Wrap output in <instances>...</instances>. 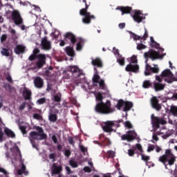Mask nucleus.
I'll return each instance as SVG.
<instances>
[{
    "instance_id": "f257e3e1",
    "label": "nucleus",
    "mask_w": 177,
    "mask_h": 177,
    "mask_svg": "<svg viewBox=\"0 0 177 177\" xmlns=\"http://www.w3.org/2000/svg\"><path fill=\"white\" fill-rule=\"evenodd\" d=\"M167 55L166 53H164L162 55H160V53L153 50L150 49L148 52H145L144 53V57L146 59L145 60V75H151V73L153 74H158L160 72V68H158V65H154V67H151L147 62H149V59H151V60H157V59H163L164 56Z\"/></svg>"
},
{
    "instance_id": "f03ea898",
    "label": "nucleus",
    "mask_w": 177,
    "mask_h": 177,
    "mask_svg": "<svg viewBox=\"0 0 177 177\" xmlns=\"http://www.w3.org/2000/svg\"><path fill=\"white\" fill-rule=\"evenodd\" d=\"M94 111L97 114H113L115 109L114 108H111V102L110 100H106V103L104 102H97L95 107Z\"/></svg>"
},
{
    "instance_id": "7ed1b4c3",
    "label": "nucleus",
    "mask_w": 177,
    "mask_h": 177,
    "mask_svg": "<svg viewBox=\"0 0 177 177\" xmlns=\"http://www.w3.org/2000/svg\"><path fill=\"white\" fill-rule=\"evenodd\" d=\"M37 131H31L29 135V140L30 141L32 147L37 149V146L35 145V140H44V139H46L48 136L46 133H44V129L42 127L39 126L36 127Z\"/></svg>"
},
{
    "instance_id": "20e7f679",
    "label": "nucleus",
    "mask_w": 177,
    "mask_h": 177,
    "mask_svg": "<svg viewBox=\"0 0 177 177\" xmlns=\"http://www.w3.org/2000/svg\"><path fill=\"white\" fill-rule=\"evenodd\" d=\"M123 120H108L104 123V126L102 127V130L104 132L106 133H111V132H117V128H120L121 125V122H122ZM113 127H115L116 129H113Z\"/></svg>"
},
{
    "instance_id": "39448f33",
    "label": "nucleus",
    "mask_w": 177,
    "mask_h": 177,
    "mask_svg": "<svg viewBox=\"0 0 177 177\" xmlns=\"http://www.w3.org/2000/svg\"><path fill=\"white\" fill-rule=\"evenodd\" d=\"M82 2L85 3V8H82L80 10V16L84 17L82 18V23H84V24H91V20H95V15H91L90 12H88V9H89V5L86 3V0H82Z\"/></svg>"
},
{
    "instance_id": "423d86ee",
    "label": "nucleus",
    "mask_w": 177,
    "mask_h": 177,
    "mask_svg": "<svg viewBox=\"0 0 177 177\" xmlns=\"http://www.w3.org/2000/svg\"><path fill=\"white\" fill-rule=\"evenodd\" d=\"M68 70L71 71V73H73V74H75L77 73V77H82V79L77 80L76 81V84H84L85 82V75L82 73V71L78 68L77 66H68Z\"/></svg>"
},
{
    "instance_id": "0eeeda50",
    "label": "nucleus",
    "mask_w": 177,
    "mask_h": 177,
    "mask_svg": "<svg viewBox=\"0 0 177 177\" xmlns=\"http://www.w3.org/2000/svg\"><path fill=\"white\" fill-rule=\"evenodd\" d=\"M151 120L152 127L153 128H156V129H158V128H160V125H165V124H167V120L155 116L154 114H151Z\"/></svg>"
},
{
    "instance_id": "6e6552de",
    "label": "nucleus",
    "mask_w": 177,
    "mask_h": 177,
    "mask_svg": "<svg viewBox=\"0 0 177 177\" xmlns=\"http://www.w3.org/2000/svg\"><path fill=\"white\" fill-rule=\"evenodd\" d=\"M138 133L133 130H129L126 134L121 136L122 140H127L128 142H133L136 140Z\"/></svg>"
},
{
    "instance_id": "1a4fd4ad",
    "label": "nucleus",
    "mask_w": 177,
    "mask_h": 177,
    "mask_svg": "<svg viewBox=\"0 0 177 177\" xmlns=\"http://www.w3.org/2000/svg\"><path fill=\"white\" fill-rule=\"evenodd\" d=\"M161 78H165V82L167 84H172L174 80V74L170 69H165L160 74ZM168 78V79H167Z\"/></svg>"
},
{
    "instance_id": "9d476101",
    "label": "nucleus",
    "mask_w": 177,
    "mask_h": 177,
    "mask_svg": "<svg viewBox=\"0 0 177 177\" xmlns=\"http://www.w3.org/2000/svg\"><path fill=\"white\" fill-rule=\"evenodd\" d=\"M36 60V68H42V67H44V66L46 64V55H45V54H38Z\"/></svg>"
},
{
    "instance_id": "9b49d317",
    "label": "nucleus",
    "mask_w": 177,
    "mask_h": 177,
    "mask_svg": "<svg viewBox=\"0 0 177 177\" xmlns=\"http://www.w3.org/2000/svg\"><path fill=\"white\" fill-rule=\"evenodd\" d=\"M12 19L16 26L23 24V18L21 17V15H20V12H19V10H14L12 11Z\"/></svg>"
},
{
    "instance_id": "f8f14e48",
    "label": "nucleus",
    "mask_w": 177,
    "mask_h": 177,
    "mask_svg": "<svg viewBox=\"0 0 177 177\" xmlns=\"http://www.w3.org/2000/svg\"><path fill=\"white\" fill-rule=\"evenodd\" d=\"M175 155L172 153V150L171 149H166L165 154L161 156L158 160L162 164H165V162H168V160H169V158L173 157Z\"/></svg>"
},
{
    "instance_id": "ddd939ff",
    "label": "nucleus",
    "mask_w": 177,
    "mask_h": 177,
    "mask_svg": "<svg viewBox=\"0 0 177 177\" xmlns=\"http://www.w3.org/2000/svg\"><path fill=\"white\" fill-rule=\"evenodd\" d=\"M133 19L136 23H142L146 17L143 16L141 10H135L134 14L132 15Z\"/></svg>"
},
{
    "instance_id": "4468645a",
    "label": "nucleus",
    "mask_w": 177,
    "mask_h": 177,
    "mask_svg": "<svg viewBox=\"0 0 177 177\" xmlns=\"http://www.w3.org/2000/svg\"><path fill=\"white\" fill-rule=\"evenodd\" d=\"M41 48L44 50H50L52 49V43L48 40L47 37H44L41 39Z\"/></svg>"
},
{
    "instance_id": "2eb2a0df",
    "label": "nucleus",
    "mask_w": 177,
    "mask_h": 177,
    "mask_svg": "<svg viewBox=\"0 0 177 177\" xmlns=\"http://www.w3.org/2000/svg\"><path fill=\"white\" fill-rule=\"evenodd\" d=\"M64 37L65 41H71V44H72V45H75L77 43V37H75V35L73 34L71 32H66Z\"/></svg>"
},
{
    "instance_id": "dca6fc26",
    "label": "nucleus",
    "mask_w": 177,
    "mask_h": 177,
    "mask_svg": "<svg viewBox=\"0 0 177 177\" xmlns=\"http://www.w3.org/2000/svg\"><path fill=\"white\" fill-rule=\"evenodd\" d=\"M130 34H131V37H133L134 41H138V40L139 41L140 39H143V41H146V39H147L149 37V32L147 31V28H145V33L142 37H140L132 32H131Z\"/></svg>"
},
{
    "instance_id": "f3484780",
    "label": "nucleus",
    "mask_w": 177,
    "mask_h": 177,
    "mask_svg": "<svg viewBox=\"0 0 177 177\" xmlns=\"http://www.w3.org/2000/svg\"><path fill=\"white\" fill-rule=\"evenodd\" d=\"M125 70L127 73H139V65L129 64L127 65Z\"/></svg>"
},
{
    "instance_id": "a211bd4d",
    "label": "nucleus",
    "mask_w": 177,
    "mask_h": 177,
    "mask_svg": "<svg viewBox=\"0 0 177 177\" xmlns=\"http://www.w3.org/2000/svg\"><path fill=\"white\" fill-rule=\"evenodd\" d=\"M151 104L152 108L156 110V111H160V110H161V104L159 103V100L157 97H153L151 99Z\"/></svg>"
},
{
    "instance_id": "6ab92c4d",
    "label": "nucleus",
    "mask_w": 177,
    "mask_h": 177,
    "mask_svg": "<svg viewBox=\"0 0 177 177\" xmlns=\"http://www.w3.org/2000/svg\"><path fill=\"white\" fill-rule=\"evenodd\" d=\"M34 85L37 89H42L44 88V79L39 76H37L34 80Z\"/></svg>"
},
{
    "instance_id": "aec40b11",
    "label": "nucleus",
    "mask_w": 177,
    "mask_h": 177,
    "mask_svg": "<svg viewBox=\"0 0 177 177\" xmlns=\"http://www.w3.org/2000/svg\"><path fill=\"white\" fill-rule=\"evenodd\" d=\"M140 156H141V160H142V161H145L147 167H149V168H151V167H154V163H153V162L149 161L150 160V156H146L143 153H140Z\"/></svg>"
},
{
    "instance_id": "412c9836",
    "label": "nucleus",
    "mask_w": 177,
    "mask_h": 177,
    "mask_svg": "<svg viewBox=\"0 0 177 177\" xmlns=\"http://www.w3.org/2000/svg\"><path fill=\"white\" fill-rule=\"evenodd\" d=\"M116 10H120V12H122V15H127L132 12V7L118 6L116 8Z\"/></svg>"
},
{
    "instance_id": "4be33fe9",
    "label": "nucleus",
    "mask_w": 177,
    "mask_h": 177,
    "mask_svg": "<svg viewBox=\"0 0 177 177\" xmlns=\"http://www.w3.org/2000/svg\"><path fill=\"white\" fill-rule=\"evenodd\" d=\"M62 170V166H57L55 163H53L51 168V174L52 175H59Z\"/></svg>"
},
{
    "instance_id": "5701e85b",
    "label": "nucleus",
    "mask_w": 177,
    "mask_h": 177,
    "mask_svg": "<svg viewBox=\"0 0 177 177\" xmlns=\"http://www.w3.org/2000/svg\"><path fill=\"white\" fill-rule=\"evenodd\" d=\"M14 52L16 53V55H21L26 52V46L21 44H18L15 48Z\"/></svg>"
},
{
    "instance_id": "b1692460",
    "label": "nucleus",
    "mask_w": 177,
    "mask_h": 177,
    "mask_svg": "<svg viewBox=\"0 0 177 177\" xmlns=\"http://www.w3.org/2000/svg\"><path fill=\"white\" fill-rule=\"evenodd\" d=\"M165 88V84H162L159 82L153 83V89H155L156 92H160V91H164Z\"/></svg>"
},
{
    "instance_id": "393cba45",
    "label": "nucleus",
    "mask_w": 177,
    "mask_h": 177,
    "mask_svg": "<svg viewBox=\"0 0 177 177\" xmlns=\"http://www.w3.org/2000/svg\"><path fill=\"white\" fill-rule=\"evenodd\" d=\"M91 64L94 66L99 67L100 68L103 67V62H102V59H100V58L93 59Z\"/></svg>"
},
{
    "instance_id": "a878e982",
    "label": "nucleus",
    "mask_w": 177,
    "mask_h": 177,
    "mask_svg": "<svg viewBox=\"0 0 177 177\" xmlns=\"http://www.w3.org/2000/svg\"><path fill=\"white\" fill-rule=\"evenodd\" d=\"M65 52L68 56L71 57H74L75 56V51H74V48L71 46H66L65 48Z\"/></svg>"
},
{
    "instance_id": "bb28decb",
    "label": "nucleus",
    "mask_w": 177,
    "mask_h": 177,
    "mask_svg": "<svg viewBox=\"0 0 177 177\" xmlns=\"http://www.w3.org/2000/svg\"><path fill=\"white\" fill-rule=\"evenodd\" d=\"M22 95L25 100H30V99H31V95H32V93H31V90L25 88L22 92Z\"/></svg>"
},
{
    "instance_id": "cd10ccee",
    "label": "nucleus",
    "mask_w": 177,
    "mask_h": 177,
    "mask_svg": "<svg viewBox=\"0 0 177 177\" xmlns=\"http://www.w3.org/2000/svg\"><path fill=\"white\" fill-rule=\"evenodd\" d=\"M26 165H24V163L22 162L21 169L17 170L18 175H23V174H24L26 176L28 175V172L26 171Z\"/></svg>"
},
{
    "instance_id": "c85d7f7f",
    "label": "nucleus",
    "mask_w": 177,
    "mask_h": 177,
    "mask_svg": "<svg viewBox=\"0 0 177 177\" xmlns=\"http://www.w3.org/2000/svg\"><path fill=\"white\" fill-rule=\"evenodd\" d=\"M94 70L95 71V73L94 74L93 79H92L93 83V84H99V82H100L99 80H100V76L98 74L99 72H97V69L96 68H94Z\"/></svg>"
},
{
    "instance_id": "c756f323",
    "label": "nucleus",
    "mask_w": 177,
    "mask_h": 177,
    "mask_svg": "<svg viewBox=\"0 0 177 177\" xmlns=\"http://www.w3.org/2000/svg\"><path fill=\"white\" fill-rule=\"evenodd\" d=\"M133 107V103L129 101H125L124 106L123 107V111H129Z\"/></svg>"
},
{
    "instance_id": "7c9ffc66",
    "label": "nucleus",
    "mask_w": 177,
    "mask_h": 177,
    "mask_svg": "<svg viewBox=\"0 0 177 177\" xmlns=\"http://www.w3.org/2000/svg\"><path fill=\"white\" fill-rule=\"evenodd\" d=\"M48 120L50 122H56L57 121V115L50 112L48 115Z\"/></svg>"
},
{
    "instance_id": "2f4dec72",
    "label": "nucleus",
    "mask_w": 177,
    "mask_h": 177,
    "mask_svg": "<svg viewBox=\"0 0 177 177\" xmlns=\"http://www.w3.org/2000/svg\"><path fill=\"white\" fill-rule=\"evenodd\" d=\"M4 133H6V135L8 136V138H16V135L15 134V133L8 128H5Z\"/></svg>"
},
{
    "instance_id": "473e14b6",
    "label": "nucleus",
    "mask_w": 177,
    "mask_h": 177,
    "mask_svg": "<svg viewBox=\"0 0 177 177\" xmlns=\"http://www.w3.org/2000/svg\"><path fill=\"white\" fill-rule=\"evenodd\" d=\"M125 106V101H124V100L120 99L118 101V103L116 104V108L118 109V110H121V109H122V107H124Z\"/></svg>"
},
{
    "instance_id": "72a5a7b5",
    "label": "nucleus",
    "mask_w": 177,
    "mask_h": 177,
    "mask_svg": "<svg viewBox=\"0 0 177 177\" xmlns=\"http://www.w3.org/2000/svg\"><path fill=\"white\" fill-rule=\"evenodd\" d=\"M95 100L98 102V103H104L103 102V94L101 92H98L95 95Z\"/></svg>"
},
{
    "instance_id": "f704fd0d",
    "label": "nucleus",
    "mask_w": 177,
    "mask_h": 177,
    "mask_svg": "<svg viewBox=\"0 0 177 177\" xmlns=\"http://www.w3.org/2000/svg\"><path fill=\"white\" fill-rule=\"evenodd\" d=\"M98 84L100 89H102V91H107V86H106V83H104V80L103 79H101Z\"/></svg>"
},
{
    "instance_id": "c9c22d12",
    "label": "nucleus",
    "mask_w": 177,
    "mask_h": 177,
    "mask_svg": "<svg viewBox=\"0 0 177 177\" xmlns=\"http://www.w3.org/2000/svg\"><path fill=\"white\" fill-rule=\"evenodd\" d=\"M1 53L3 56H6V57H9L10 56V53L9 52V49L6 48H3Z\"/></svg>"
},
{
    "instance_id": "e433bc0d",
    "label": "nucleus",
    "mask_w": 177,
    "mask_h": 177,
    "mask_svg": "<svg viewBox=\"0 0 177 177\" xmlns=\"http://www.w3.org/2000/svg\"><path fill=\"white\" fill-rule=\"evenodd\" d=\"M170 113L174 117H177V106L172 105L170 107Z\"/></svg>"
},
{
    "instance_id": "4c0bfd02",
    "label": "nucleus",
    "mask_w": 177,
    "mask_h": 177,
    "mask_svg": "<svg viewBox=\"0 0 177 177\" xmlns=\"http://www.w3.org/2000/svg\"><path fill=\"white\" fill-rule=\"evenodd\" d=\"M151 48H155V49H160L161 52H164V48L160 47V44L154 41L152 44H150Z\"/></svg>"
},
{
    "instance_id": "58836bf2",
    "label": "nucleus",
    "mask_w": 177,
    "mask_h": 177,
    "mask_svg": "<svg viewBox=\"0 0 177 177\" xmlns=\"http://www.w3.org/2000/svg\"><path fill=\"white\" fill-rule=\"evenodd\" d=\"M175 161H176V157H175V156L169 158L167 160L169 165H174V164H175Z\"/></svg>"
},
{
    "instance_id": "ea45409f",
    "label": "nucleus",
    "mask_w": 177,
    "mask_h": 177,
    "mask_svg": "<svg viewBox=\"0 0 177 177\" xmlns=\"http://www.w3.org/2000/svg\"><path fill=\"white\" fill-rule=\"evenodd\" d=\"M117 62L120 66H125V58L124 57H118Z\"/></svg>"
},
{
    "instance_id": "a19ab883",
    "label": "nucleus",
    "mask_w": 177,
    "mask_h": 177,
    "mask_svg": "<svg viewBox=\"0 0 177 177\" xmlns=\"http://www.w3.org/2000/svg\"><path fill=\"white\" fill-rule=\"evenodd\" d=\"M82 42H84V40H80L77 43L76 50H82Z\"/></svg>"
},
{
    "instance_id": "79ce46f5",
    "label": "nucleus",
    "mask_w": 177,
    "mask_h": 177,
    "mask_svg": "<svg viewBox=\"0 0 177 177\" xmlns=\"http://www.w3.org/2000/svg\"><path fill=\"white\" fill-rule=\"evenodd\" d=\"M69 165H71V167L72 168H77L78 167V164L74 160H71L69 161Z\"/></svg>"
},
{
    "instance_id": "37998d69",
    "label": "nucleus",
    "mask_w": 177,
    "mask_h": 177,
    "mask_svg": "<svg viewBox=\"0 0 177 177\" xmlns=\"http://www.w3.org/2000/svg\"><path fill=\"white\" fill-rule=\"evenodd\" d=\"M143 88H150V86H151V83L150 82L149 80H145L143 82Z\"/></svg>"
},
{
    "instance_id": "c03bdc74",
    "label": "nucleus",
    "mask_w": 177,
    "mask_h": 177,
    "mask_svg": "<svg viewBox=\"0 0 177 177\" xmlns=\"http://www.w3.org/2000/svg\"><path fill=\"white\" fill-rule=\"evenodd\" d=\"M115 156V152L113 151H107V157H109V158H114Z\"/></svg>"
},
{
    "instance_id": "a18cd8bd",
    "label": "nucleus",
    "mask_w": 177,
    "mask_h": 177,
    "mask_svg": "<svg viewBox=\"0 0 177 177\" xmlns=\"http://www.w3.org/2000/svg\"><path fill=\"white\" fill-rule=\"evenodd\" d=\"M147 48V46H146V45L140 43V44H138L137 45V49L138 50H142V49H146Z\"/></svg>"
},
{
    "instance_id": "49530a36",
    "label": "nucleus",
    "mask_w": 177,
    "mask_h": 177,
    "mask_svg": "<svg viewBox=\"0 0 177 177\" xmlns=\"http://www.w3.org/2000/svg\"><path fill=\"white\" fill-rule=\"evenodd\" d=\"M113 53H114V55H117L118 57H122V55H121V54H120V50L117 48H115V47H113Z\"/></svg>"
},
{
    "instance_id": "de8ad7c7",
    "label": "nucleus",
    "mask_w": 177,
    "mask_h": 177,
    "mask_svg": "<svg viewBox=\"0 0 177 177\" xmlns=\"http://www.w3.org/2000/svg\"><path fill=\"white\" fill-rule=\"evenodd\" d=\"M124 124V127L126 128H128V129H132L133 126H132V123H131V122L126 121Z\"/></svg>"
},
{
    "instance_id": "09e8293b",
    "label": "nucleus",
    "mask_w": 177,
    "mask_h": 177,
    "mask_svg": "<svg viewBox=\"0 0 177 177\" xmlns=\"http://www.w3.org/2000/svg\"><path fill=\"white\" fill-rule=\"evenodd\" d=\"M136 63H138V58L136 57V55H133L131 57V63L130 64H136Z\"/></svg>"
},
{
    "instance_id": "8fccbe9b",
    "label": "nucleus",
    "mask_w": 177,
    "mask_h": 177,
    "mask_svg": "<svg viewBox=\"0 0 177 177\" xmlns=\"http://www.w3.org/2000/svg\"><path fill=\"white\" fill-rule=\"evenodd\" d=\"M20 131L22 132L23 135H26L27 133V127L26 126H20Z\"/></svg>"
},
{
    "instance_id": "3c124183",
    "label": "nucleus",
    "mask_w": 177,
    "mask_h": 177,
    "mask_svg": "<svg viewBox=\"0 0 177 177\" xmlns=\"http://www.w3.org/2000/svg\"><path fill=\"white\" fill-rule=\"evenodd\" d=\"M37 58H38V55H35V54H32L28 57V60H30V62H34V60H35V59H37Z\"/></svg>"
},
{
    "instance_id": "603ef678",
    "label": "nucleus",
    "mask_w": 177,
    "mask_h": 177,
    "mask_svg": "<svg viewBox=\"0 0 177 177\" xmlns=\"http://www.w3.org/2000/svg\"><path fill=\"white\" fill-rule=\"evenodd\" d=\"M33 118L35 120H38L39 121H41V120H42V116H41V115H39V113H35L33 115Z\"/></svg>"
},
{
    "instance_id": "864d4df0",
    "label": "nucleus",
    "mask_w": 177,
    "mask_h": 177,
    "mask_svg": "<svg viewBox=\"0 0 177 177\" xmlns=\"http://www.w3.org/2000/svg\"><path fill=\"white\" fill-rule=\"evenodd\" d=\"M128 155L130 157H133L135 156V149H130L128 150Z\"/></svg>"
},
{
    "instance_id": "5fc2aeb1",
    "label": "nucleus",
    "mask_w": 177,
    "mask_h": 177,
    "mask_svg": "<svg viewBox=\"0 0 177 177\" xmlns=\"http://www.w3.org/2000/svg\"><path fill=\"white\" fill-rule=\"evenodd\" d=\"M46 102V99L45 97L40 98L37 100L38 104H44Z\"/></svg>"
},
{
    "instance_id": "6e6d98bb",
    "label": "nucleus",
    "mask_w": 177,
    "mask_h": 177,
    "mask_svg": "<svg viewBox=\"0 0 177 177\" xmlns=\"http://www.w3.org/2000/svg\"><path fill=\"white\" fill-rule=\"evenodd\" d=\"M155 149L156 147L153 145H151L148 147L147 151L148 153H150L151 151H153Z\"/></svg>"
},
{
    "instance_id": "4d7b16f0",
    "label": "nucleus",
    "mask_w": 177,
    "mask_h": 177,
    "mask_svg": "<svg viewBox=\"0 0 177 177\" xmlns=\"http://www.w3.org/2000/svg\"><path fill=\"white\" fill-rule=\"evenodd\" d=\"M80 149L82 153H86L88 151V148L84 147V145H80Z\"/></svg>"
},
{
    "instance_id": "13d9d810",
    "label": "nucleus",
    "mask_w": 177,
    "mask_h": 177,
    "mask_svg": "<svg viewBox=\"0 0 177 177\" xmlns=\"http://www.w3.org/2000/svg\"><path fill=\"white\" fill-rule=\"evenodd\" d=\"M64 156L66 157H70L71 156V151L70 149H66L64 151Z\"/></svg>"
},
{
    "instance_id": "bf43d9fd",
    "label": "nucleus",
    "mask_w": 177,
    "mask_h": 177,
    "mask_svg": "<svg viewBox=\"0 0 177 177\" xmlns=\"http://www.w3.org/2000/svg\"><path fill=\"white\" fill-rule=\"evenodd\" d=\"M6 39H8V35L6 34L2 35L1 37V42H5Z\"/></svg>"
},
{
    "instance_id": "052dcab7",
    "label": "nucleus",
    "mask_w": 177,
    "mask_h": 177,
    "mask_svg": "<svg viewBox=\"0 0 177 177\" xmlns=\"http://www.w3.org/2000/svg\"><path fill=\"white\" fill-rule=\"evenodd\" d=\"M54 100H55V102H57V103H59V102H62V97H60V96H59L57 95H55Z\"/></svg>"
},
{
    "instance_id": "680f3d73",
    "label": "nucleus",
    "mask_w": 177,
    "mask_h": 177,
    "mask_svg": "<svg viewBox=\"0 0 177 177\" xmlns=\"http://www.w3.org/2000/svg\"><path fill=\"white\" fill-rule=\"evenodd\" d=\"M136 148L140 153H143V148H142V145L140 144H136Z\"/></svg>"
},
{
    "instance_id": "e2e57ef3",
    "label": "nucleus",
    "mask_w": 177,
    "mask_h": 177,
    "mask_svg": "<svg viewBox=\"0 0 177 177\" xmlns=\"http://www.w3.org/2000/svg\"><path fill=\"white\" fill-rule=\"evenodd\" d=\"M68 140L69 145H72V146H74L75 142H74V138H73V137H69Z\"/></svg>"
},
{
    "instance_id": "0e129e2a",
    "label": "nucleus",
    "mask_w": 177,
    "mask_h": 177,
    "mask_svg": "<svg viewBox=\"0 0 177 177\" xmlns=\"http://www.w3.org/2000/svg\"><path fill=\"white\" fill-rule=\"evenodd\" d=\"M49 158L50 160H53V162L56 161V156L55 155V153H50L49 155Z\"/></svg>"
},
{
    "instance_id": "69168bd1",
    "label": "nucleus",
    "mask_w": 177,
    "mask_h": 177,
    "mask_svg": "<svg viewBox=\"0 0 177 177\" xmlns=\"http://www.w3.org/2000/svg\"><path fill=\"white\" fill-rule=\"evenodd\" d=\"M39 52H40L39 48H36L33 50L32 54L36 56H38V53H39Z\"/></svg>"
},
{
    "instance_id": "338daca9",
    "label": "nucleus",
    "mask_w": 177,
    "mask_h": 177,
    "mask_svg": "<svg viewBox=\"0 0 177 177\" xmlns=\"http://www.w3.org/2000/svg\"><path fill=\"white\" fill-rule=\"evenodd\" d=\"M84 172H92V169H91V167L86 166V167H84Z\"/></svg>"
},
{
    "instance_id": "774afa93",
    "label": "nucleus",
    "mask_w": 177,
    "mask_h": 177,
    "mask_svg": "<svg viewBox=\"0 0 177 177\" xmlns=\"http://www.w3.org/2000/svg\"><path fill=\"white\" fill-rule=\"evenodd\" d=\"M52 140L54 142L55 145L57 144V137L55 135H53L52 136Z\"/></svg>"
}]
</instances>
